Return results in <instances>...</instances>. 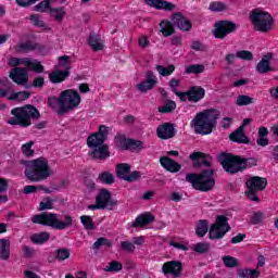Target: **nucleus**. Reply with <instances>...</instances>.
Wrapping results in <instances>:
<instances>
[{"label": "nucleus", "instance_id": "18", "mask_svg": "<svg viewBox=\"0 0 278 278\" xmlns=\"http://www.w3.org/2000/svg\"><path fill=\"white\" fill-rule=\"evenodd\" d=\"M157 86V76L151 71L146 73V79L137 85V90L139 92L146 93L149 90H153L154 87Z\"/></svg>", "mask_w": 278, "mask_h": 278}, {"label": "nucleus", "instance_id": "10", "mask_svg": "<svg viewBox=\"0 0 278 278\" xmlns=\"http://www.w3.org/2000/svg\"><path fill=\"white\" fill-rule=\"evenodd\" d=\"M250 18L256 31L266 34V31L273 29V16H270L268 12L255 9L251 12Z\"/></svg>", "mask_w": 278, "mask_h": 278}, {"label": "nucleus", "instance_id": "12", "mask_svg": "<svg viewBox=\"0 0 278 278\" xmlns=\"http://www.w3.org/2000/svg\"><path fill=\"white\" fill-rule=\"evenodd\" d=\"M245 185L248 188V191L245 192L248 199H250V201H255L256 203H260V198L256 197L255 193L266 190V186H268V180L264 177L252 176L247 180Z\"/></svg>", "mask_w": 278, "mask_h": 278}, {"label": "nucleus", "instance_id": "60", "mask_svg": "<svg viewBox=\"0 0 278 278\" xmlns=\"http://www.w3.org/2000/svg\"><path fill=\"white\" fill-rule=\"evenodd\" d=\"M22 251H23L25 257H27V258L34 257V248L28 247V245H23Z\"/></svg>", "mask_w": 278, "mask_h": 278}, {"label": "nucleus", "instance_id": "53", "mask_svg": "<svg viewBox=\"0 0 278 278\" xmlns=\"http://www.w3.org/2000/svg\"><path fill=\"white\" fill-rule=\"evenodd\" d=\"M101 247H112V242L108 240V238H99L94 243H93V249L94 251H99Z\"/></svg>", "mask_w": 278, "mask_h": 278}, {"label": "nucleus", "instance_id": "26", "mask_svg": "<svg viewBox=\"0 0 278 278\" xmlns=\"http://www.w3.org/2000/svg\"><path fill=\"white\" fill-rule=\"evenodd\" d=\"M89 46L92 51H103V39L99 34L91 33L88 38Z\"/></svg>", "mask_w": 278, "mask_h": 278}, {"label": "nucleus", "instance_id": "61", "mask_svg": "<svg viewBox=\"0 0 278 278\" xmlns=\"http://www.w3.org/2000/svg\"><path fill=\"white\" fill-rule=\"evenodd\" d=\"M10 187L8 179L0 177V194L3 192H8V188Z\"/></svg>", "mask_w": 278, "mask_h": 278}, {"label": "nucleus", "instance_id": "40", "mask_svg": "<svg viewBox=\"0 0 278 278\" xmlns=\"http://www.w3.org/2000/svg\"><path fill=\"white\" fill-rule=\"evenodd\" d=\"M29 97V91H20L12 93L8 99L9 101H27Z\"/></svg>", "mask_w": 278, "mask_h": 278}, {"label": "nucleus", "instance_id": "11", "mask_svg": "<svg viewBox=\"0 0 278 278\" xmlns=\"http://www.w3.org/2000/svg\"><path fill=\"white\" fill-rule=\"evenodd\" d=\"M229 231H231L229 218L225 215H218L208 230V238L210 240H222Z\"/></svg>", "mask_w": 278, "mask_h": 278}, {"label": "nucleus", "instance_id": "5", "mask_svg": "<svg viewBox=\"0 0 278 278\" xmlns=\"http://www.w3.org/2000/svg\"><path fill=\"white\" fill-rule=\"evenodd\" d=\"M65 220H59L58 214L43 212L38 215H34L31 217V223L36 225H43V227H52V229H58L59 231H64V229H68L73 227V217L71 215L64 216Z\"/></svg>", "mask_w": 278, "mask_h": 278}, {"label": "nucleus", "instance_id": "14", "mask_svg": "<svg viewBox=\"0 0 278 278\" xmlns=\"http://www.w3.org/2000/svg\"><path fill=\"white\" fill-rule=\"evenodd\" d=\"M96 203L101 206L102 210H114L118 205V200L112 199V192L108 189H101L96 197Z\"/></svg>", "mask_w": 278, "mask_h": 278}, {"label": "nucleus", "instance_id": "49", "mask_svg": "<svg viewBox=\"0 0 278 278\" xmlns=\"http://www.w3.org/2000/svg\"><path fill=\"white\" fill-rule=\"evenodd\" d=\"M208 10L211 12H225V10H227V5H225L224 2L215 1L210 4Z\"/></svg>", "mask_w": 278, "mask_h": 278}, {"label": "nucleus", "instance_id": "50", "mask_svg": "<svg viewBox=\"0 0 278 278\" xmlns=\"http://www.w3.org/2000/svg\"><path fill=\"white\" fill-rule=\"evenodd\" d=\"M237 58L245 62H251L253 61V52L249 50H240V51H237Z\"/></svg>", "mask_w": 278, "mask_h": 278}, {"label": "nucleus", "instance_id": "21", "mask_svg": "<svg viewBox=\"0 0 278 278\" xmlns=\"http://www.w3.org/2000/svg\"><path fill=\"white\" fill-rule=\"evenodd\" d=\"M231 142H237L238 144H249L251 139L244 135V126H240L235 131L229 135Z\"/></svg>", "mask_w": 278, "mask_h": 278}, {"label": "nucleus", "instance_id": "28", "mask_svg": "<svg viewBox=\"0 0 278 278\" xmlns=\"http://www.w3.org/2000/svg\"><path fill=\"white\" fill-rule=\"evenodd\" d=\"M0 260L8 262L10 260V240L0 239Z\"/></svg>", "mask_w": 278, "mask_h": 278}, {"label": "nucleus", "instance_id": "63", "mask_svg": "<svg viewBox=\"0 0 278 278\" xmlns=\"http://www.w3.org/2000/svg\"><path fill=\"white\" fill-rule=\"evenodd\" d=\"M71 58L68 55H63L59 58V66L66 68L68 66Z\"/></svg>", "mask_w": 278, "mask_h": 278}, {"label": "nucleus", "instance_id": "47", "mask_svg": "<svg viewBox=\"0 0 278 278\" xmlns=\"http://www.w3.org/2000/svg\"><path fill=\"white\" fill-rule=\"evenodd\" d=\"M115 143L117 147H121V149H123L124 151H127L129 139H127L125 135H116Z\"/></svg>", "mask_w": 278, "mask_h": 278}, {"label": "nucleus", "instance_id": "16", "mask_svg": "<svg viewBox=\"0 0 278 278\" xmlns=\"http://www.w3.org/2000/svg\"><path fill=\"white\" fill-rule=\"evenodd\" d=\"M181 270H184L181 261H169L162 266L163 275H172L173 278L181 277Z\"/></svg>", "mask_w": 278, "mask_h": 278}, {"label": "nucleus", "instance_id": "27", "mask_svg": "<svg viewBox=\"0 0 278 278\" xmlns=\"http://www.w3.org/2000/svg\"><path fill=\"white\" fill-rule=\"evenodd\" d=\"M71 75V72L68 70L65 71H54L50 73L49 79L51 84H62L64 79L68 78Z\"/></svg>", "mask_w": 278, "mask_h": 278}, {"label": "nucleus", "instance_id": "35", "mask_svg": "<svg viewBox=\"0 0 278 278\" xmlns=\"http://www.w3.org/2000/svg\"><path fill=\"white\" fill-rule=\"evenodd\" d=\"M103 270L104 273H121V270H123V264L118 261H112L103 268Z\"/></svg>", "mask_w": 278, "mask_h": 278}, {"label": "nucleus", "instance_id": "24", "mask_svg": "<svg viewBox=\"0 0 278 278\" xmlns=\"http://www.w3.org/2000/svg\"><path fill=\"white\" fill-rule=\"evenodd\" d=\"M270 60H273V53L264 55V58L257 63L256 71L260 73V75H264L266 73H270V71H274L273 67H270Z\"/></svg>", "mask_w": 278, "mask_h": 278}, {"label": "nucleus", "instance_id": "2", "mask_svg": "<svg viewBox=\"0 0 278 278\" xmlns=\"http://www.w3.org/2000/svg\"><path fill=\"white\" fill-rule=\"evenodd\" d=\"M20 164L26 167L24 175L29 181H45V179H49L53 175V170L49 167V161L45 157L33 161L22 160Z\"/></svg>", "mask_w": 278, "mask_h": 278}, {"label": "nucleus", "instance_id": "34", "mask_svg": "<svg viewBox=\"0 0 278 278\" xmlns=\"http://www.w3.org/2000/svg\"><path fill=\"white\" fill-rule=\"evenodd\" d=\"M61 101H62V96H59V98L50 97L48 98V105L51 108V110L56 112V114H60V110L62 108Z\"/></svg>", "mask_w": 278, "mask_h": 278}, {"label": "nucleus", "instance_id": "41", "mask_svg": "<svg viewBox=\"0 0 278 278\" xmlns=\"http://www.w3.org/2000/svg\"><path fill=\"white\" fill-rule=\"evenodd\" d=\"M55 260L59 262H64V260H68L71 257V251L66 248H61L55 251L54 255Z\"/></svg>", "mask_w": 278, "mask_h": 278}, {"label": "nucleus", "instance_id": "33", "mask_svg": "<svg viewBox=\"0 0 278 278\" xmlns=\"http://www.w3.org/2000/svg\"><path fill=\"white\" fill-rule=\"evenodd\" d=\"M49 238H51L49 232L35 233L30 237V242L34 244H45V242L49 241Z\"/></svg>", "mask_w": 278, "mask_h": 278}, {"label": "nucleus", "instance_id": "19", "mask_svg": "<svg viewBox=\"0 0 278 278\" xmlns=\"http://www.w3.org/2000/svg\"><path fill=\"white\" fill-rule=\"evenodd\" d=\"M176 134L175 125L170 123H164L156 128V136L161 140H170V138H175Z\"/></svg>", "mask_w": 278, "mask_h": 278}, {"label": "nucleus", "instance_id": "48", "mask_svg": "<svg viewBox=\"0 0 278 278\" xmlns=\"http://www.w3.org/2000/svg\"><path fill=\"white\" fill-rule=\"evenodd\" d=\"M223 262L227 268H236L239 266L238 258L233 256L226 255L223 257Z\"/></svg>", "mask_w": 278, "mask_h": 278}, {"label": "nucleus", "instance_id": "29", "mask_svg": "<svg viewBox=\"0 0 278 278\" xmlns=\"http://www.w3.org/2000/svg\"><path fill=\"white\" fill-rule=\"evenodd\" d=\"M210 229V222L206 219H200L195 226V235L198 238H203Z\"/></svg>", "mask_w": 278, "mask_h": 278}, {"label": "nucleus", "instance_id": "55", "mask_svg": "<svg viewBox=\"0 0 278 278\" xmlns=\"http://www.w3.org/2000/svg\"><path fill=\"white\" fill-rule=\"evenodd\" d=\"M29 21L34 23L35 27H47V24H45V21L40 20L39 14L30 15Z\"/></svg>", "mask_w": 278, "mask_h": 278}, {"label": "nucleus", "instance_id": "42", "mask_svg": "<svg viewBox=\"0 0 278 278\" xmlns=\"http://www.w3.org/2000/svg\"><path fill=\"white\" fill-rule=\"evenodd\" d=\"M80 223L87 231H92L94 229V223L92 222L91 216H88V215L80 216Z\"/></svg>", "mask_w": 278, "mask_h": 278}, {"label": "nucleus", "instance_id": "37", "mask_svg": "<svg viewBox=\"0 0 278 278\" xmlns=\"http://www.w3.org/2000/svg\"><path fill=\"white\" fill-rule=\"evenodd\" d=\"M251 103H255V98H251L245 94H240L237 97L236 104L239 105V108L251 105Z\"/></svg>", "mask_w": 278, "mask_h": 278}, {"label": "nucleus", "instance_id": "46", "mask_svg": "<svg viewBox=\"0 0 278 278\" xmlns=\"http://www.w3.org/2000/svg\"><path fill=\"white\" fill-rule=\"evenodd\" d=\"M51 10V2L43 0L34 7L35 12H49Z\"/></svg>", "mask_w": 278, "mask_h": 278}, {"label": "nucleus", "instance_id": "59", "mask_svg": "<svg viewBox=\"0 0 278 278\" xmlns=\"http://www.w3.org/2000/svg\"><path fill=\"white\" fill-rule=\"evenodd\" d=\"M38 0H15V3L20 5V8H29V5H34Z\"/></svg>", "mask_w": 278, "mask_h": 278}, {"label": "nucleus", "instance_id": "30", "mask_svg": "<svg viewBox=\"0 0 278 278\" xmlns=\"http://www.w3.org/2000/svg\"><path fill=\"white\" fill-rule=\"evenodd\" d=\"M17 53H29V51H36V43L33 41L21 42L15 46Z\"/></svg>", "mask_w": 278, "mask_h": 278}, {"label": "nucleus", "instance_id": "44", "mask_svg": "<svg viewBox=\"0 0 278 278\" xmlns=\"http://www.w3.org/2000/svg\"><path fill=\"white\" fill-rule=\"evenodd\" d=\"M98 179L101 184L112 185L114 184V175L110 172H103L99 175Z\"/></svg>", "mask_w": 278, "mask_h": 278}, {"label": "nucleus", "instance_id": "52", "mask_svg": "<svg viewBox=\"0 0 278 278\" xmlns=\"http://www.w3.org/2000/svg\"><path fill=\"white\" fill-rule=\"evenodd\" d=\"M193 251H195V253H207L210 251V243L207 242H199L193 247Z\"/></svg>", "mask_w": 278, "mask_h": 278}, {"label": "nucleus", "instance_id": "8", "mask_svg": "<svg viewBox=\"0 0 278 278\" xmlns=\"http://www.w3.org/2000/svg\"><path fill=\"white\" fill-rule=\"evenodd\" d=\"M87 147L92 149L88 152L91 160H108L110 157V146L105 144V138L97 132L92 134L87 138Z\"/></svg>", "mask_w": 278, "mask_h": 278}, {"label": "nucleus", "instance_id": "20", "mask_svg": "<svg viewBox=\"0 0 278 278\" xmlns=\"http://www.w3.org/2000/svg\"><path fill=\"white\" fill-rule=\"evenodd\" d=\"M160 164L168 173H179L181 170V164L168 156H162L160 159Z\"/></svg>", "mask_w": 278, "mask_h": 278}, {"label": "nucleus", "instance_id": "57", "mask_svg": "<svg viewBox=\"0 0 278 278\" xmlns=\"http://www.w3.org/2000/svg\"><path fill=\"white\" fill-rule=\"evenodd\" d=\"M262 220H264V213L257 212L252 215V219H251L252 225H260Z\"/></svg>", "mask_w": 278, "mask_h": 278}, {"label": "nucleus", "instance_id": "64", "mask_svg": "<svg viewBox=\"0 0 278 278\" xmlns=\"http://www.w3.org/2000/svg\"><path fill=\"white\" fill-rule=\"evenodd\" d=\"M96 134L104 138V140H108V126L101 125L99 127V132H96Z\"/></svg>", "mask_w": 278, "mask_h": 278}, {"label": "nucleus", "instance_id": "31", "mask_svg": "<svg viewBox=\"0 0 278 278\" xmlns=\"http://www.w3.org/2000/svg\"><path fill=\"white\" fill-rule=\"evenodd\" d=\"M50 15L58 23H62V21H64V17L66 16V9H64V7L50 8Z\"/></svg>", "mask_w": 278, "mask_h": 278}, {"label": "nucleus", "instance_id": "22", "mask_svg": "<svg viewBox=\"0 0 278 278\" xmlns=\"http://www.w3.org/2000/svg\"><path fill=\"white\" fill-rule=\"evenodd\" d=\"M188 101L199 103L205 97V89L199 86H193L187 91Z\"/></svg>", "mask_w": 278, "mask_h": 278}, {"label": "nucleus", "instance_id": "39", "mask_svg": "<svg viewBox=\"0 0 278 278\" xmlns=\"http://www.w3.org/2000/svg\"><path fill=\"white\" fill-rule=\"evenodd\" d=\"M177 108V103L173 100H167L165 105L159 108V112L161 114H170V112H174Z\"/></svg>", "mask_w": 278, "mask_h": 278}, {"label": "nucleus", "instance_id": "38", "mask_svg": "<svg viewBox=\"0 0 278 278\" xmlns=\"http://www.w3.org/2000/svg\"><path fill=\"white\" fill-rule=\"evenodd\" d=\"M155 70L162 77H168L175 73V65H168L167 67H164L162 65H156Z\"/></svg>", "mask_w": 278, "mask_h": 278}, {"label": "nucleus", "instance_id": "45", "mask_svg": "<svg viewBox=\"0 0 278 278\" xmlns=\"http://www.w3.org/2000/svg\"><path fill=\"white\" fill-rule=\"evenodd\" d=\"M205 71V66L203 64H192L186 67V73L199 75Z\"/></svg>", "mask_w": 278, "mask_h": 278}, {"label": "nucleus", "instance_id": "3", "mask_svg": "<svg viewBox=\"0 0 278 278\" xmlns=\"http://www.w3.org/2000/svg\"><path fill=\"white\" fill-rule=\"evenodd\" d=\"M219 116L220 113L217 110H205L195 115L191 122V127H193L195 134L207 136L216 127V121H218Z\"/></svg>", "mask_w": 278, "mask_h": 278}, {"label": "nucleus", "instance_id": "25", "mask_svg": "<svg viewBox=\"0 0 278 278\" xmlns=\"http://www.w3.org/2000/svg\"><path fill=\"white\" fill-rule=\"evenodd\" d=\"M146 3L156 10H165L167 12H173V9L175 8V4L165 0H146Z\"/></svg>", "mask_w": 278, "mask_h": 278}, {"label": "nucleus", "instance_id": "51", "mask_svg": "<svg viewBox=\"0 0 278 278\" xmlns=\"http://www.w3.org/2000/svg\"><path fill=\"white\" fill-rule=\"evenodd\" d=\"M31 147H34V141H29L27 143H24L22 146V153L26 157H34V150H31Z\"/></svg>", "mask_w": 278, "mask_h": 278}, {"label": "nucleus", "instance_id": "13", "mask_svg": "<svg viewBox=\"0 0 278 278\" xmlns=\"http://www.w3.org/2000/svg\"><path fill=\"white\" fill-rule=\"evenodd\" d=\"M238 29V25L229 21H219L215 23V28L213 29V35L220 40L227 38V34H233Z\"/></svg>", "mask_w": 278, "mask_h": 278}, {"label": "nucleus", "instance_id": "15", "mask_svg": "<svg viewBox=\"0 0 278 278\" xmlns=\"http://www.w3.org/2000/svg\"><path fill=\"white\" fill-rule=\"evenodd\" d=\"M29 68L27 67H14L11 70L9 77L17 84V86H25L29 81V74L27 73Z\"/></svg>", "mask_w": 278, "mask_h": 278}, {"label": "nucleus", "instance_id": "9", "mask_svg": "<svg viewBox=\"0 0 278 278\" xmlns=\"http://www.w3.org/2000/svg\"><path fill=\"white\" fill-rule=\"evenodd\" d=\"M79 103H81V96H79V92L73 89L62 91L59 115L63 116V114H66V112H73L75 108H79Z\"/></svg>", "mask_w": 278, "mask_h": 278}, {"label": "nucleus", "instance_id": "58", "mask_svg": "<svg viewBox=\"0 0 278 278\" xmlns=\"http://www.w3.org/2000/svg\"><path fill=\"white\" fill-rule=\"evenodd\" d=\"M40 188H42V186L28 185L24 187V194H34L35 192L40 190Z\"/></svg>", "mask_w": 278, "mask_h": 278}, {"label": "nucleus", "instance_id": "6", "mask_svg": "<svg viewBox=\"0 0 278 278\" xmlns=\"http://www.w3.org/2000/svg\"><path fill=\"white\" fill-rule=\"evenodd\" d=\"M14 116L8 121L9 125H20V127H29L31 118L38 121L40 118V111L31 104H26L23 108H15L11 111Z\"/></svg>", "mask_w": 278, "mask_h": 278}, {"label": "nucleus", "instance_id": "36", "mask_svg": "<svg viewBox=\"0 0 278 278\" xmlns=\"http://www.w3.org/2000/svg\"><path fill=\"white\" fill-rule=\"evenodd\" d=\"M142 149H144V143L142 141L128 139L126 151H142Z\"/></svg>", "mask_w": 278, "mask_h": 278}, {"label": "nucleus", "instance_id": "43", "mask_svg": "<svg viewBox=\"0 0 278 278\" xmlns=\"http://www.w3.org/2000/svg\"><path fill=\"white\" fill-rule=\"evenodd\" d=\"M55 199L47 197L39 203V212H45V210H53V202Z\"/></svg>", "mask_w": 278, "mask_h": 278}, {"label": "nucleus", "instance_id": "62", "mask_svg": "<svg viewBox=\"0 0 278 278\" xmlns=\"http://www.w3.org/2000/svg\"><path fill=\"white\" fill-rule=\"evenodd\" d=\"M42 86H45V77L39 76L33 80L34 88H42Z\"/></svg>", "mask_w": 278, "mask_h": 278}, {"label": "nucleus", "instance_id": "32", "mask_svg": "<svg viewBox=\"0 0 278 278\" xmlns=\"http://www.w3.org/2000/svg\"><path fill=\"white\" fill-rule=\"evenodd\" d=\"M131 170V166L127 163H119L116 166V175L118 179H124L127 177V174Z\"/></svg>", "mask_w": 278, "mask_h": 278}, {"label": "nucleus", "instance_id": "54", "mask_svg": "<svg viewBox=\"0 0 278 278\" xmlns=\"http://www.w3.org/2000/svg\"><path fill=\"white\" fill-rule=\"evenodd\" d=\"M142 177V174L138 170L131 172L124 178V181H128L129 184H134V181H138Z\"/></svg>", "mask_w": 278, "mask_h": 278}, {"label": "nucleus", "instance_id": "1", "mask_svg": "<svg viewBox=\"0 0 278 278\" xmlns=\"http://www.w3.org/2000/svg\"><path fill=\"white\" fill-rule=\"evenodd\" d=\"M217 162L223 166L224 170L229 175H236V173H242L247 168L257 166V160L250 157L244 159L242 156L233 155L232 153L222 152L217 155Z\"/></svg>", "mask_w": 278, "mask_h": 278}, {"label": "nucleus", "instance_id": "4", "mask_svg": "<svg viewBox=\"0 0 278 278\" xmlns=\"http://www.w3.org/2000/svg\"><path fill=\"white\" fill-rule=\"evenodd\" d=\"M186 181L191 184L192 188L200 192H210V190H214V187L216 186L214 169L212 168L203 169L200 174H187Z\"/></svg>", "mask_w": 278, "mask_h": 278}, {"label": "nucleus", "instance_id": "56", "mask_svg": "<svg viewBox=\"0 0 278 278\" xmlns=\"http://www.w3.org/2000/svg\"><path fill=\"white\" fill-rule=\"evenodd\" d=\"M121 248L127 253H134L136 251V245L129 241H123Z\"/></svg>", "mask_w": 278, "mask_h": 278}, {"label": "nucleus", "instance_id": "7", "mask_svg": "<svg viewBox=\"0 0 278 278\" xmlns=\"http://www.w3.org/2000/svg\"><path fill=\"white\" fill-rule=\"evenodd\" d=\"M172 21L173 22L162 21L160 23V31L165 36V38L175 34V27H178L180 31H190V29H192V23L190 20L186 18L181 12L174 13Z\"/></svg>", "mask_w": 278, "mask_h": 278}, {"label": "nucleus", "instance_id": "17", "mask_svg": "<svg viewBox=\"0 0 278 278\" xmlns=\"http://www.w3.org/2000/svg\"><path fill=\"white\" fill-rule=\"evenodd\" d=\"M190 160H192L193 166L195 168H199L201 166H205L206 168H212V162H214V159L210 154H205L203 152H193L189 156Z\"/></svg>", "mask_w": 278, "mask_h": 278}, {"label": "nucleus", "instance_id": "23", "mask_svg": "<svg viewBox=\"0 0 278 278\" xmlns=\"http://www.w3.org/2000/svg\"><path fill=\"white\" fill-rule=\"evenodd\" d=\"M155 220V216H153L151 213H143L136 217L135 222L129 224V227L138 228V227H144L146 225H151Z\"/></svg>", "mask_w": 278, "mask_h": 278}]
</instances>
